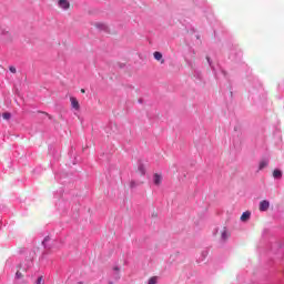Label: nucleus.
Instances as JSON below:
<instances>
[{"label":"nucleus","instance_id":"0eeeda50","mask_svg":"<svg viewBox=\"0 0 284 284\" xmlns=\"http://www.w3.org/2000/svg\"><path fill=\"white\" fill-rule=\"evenodd\" d=\"M136 172L139 173L140 176H144V174H145V165H143V163H139Z\"/></svg>","mask_w":284,"mask_h":284},{"label":"nucleus","instance_id":"4be33fe9","mask_svg":"<svg viewBox=\"0 0 284 284\" xmlns=\"http://www.w3.org/2000/svg\"><path fill=\"white\" fill-rule=\"evenodd\" d=\"M161 63H165V60H161Z\"/></svg>","mask_w":284,"mask_h":284},{"label":"nucleus","instance_id":"9d476101","mask_svg":"<svg viewBox=\"0 0 284 284\" xmlns=\"http://www.w3.org/2000/svg\"><path fill=\"white\" fill-rule=\"evenodd\" d=\"M267 165H270V162L267 160H263L260 162L258 170H264Z\"/></svg>","mask_w":284,"mask_h":284},{"label":"nucleus","instance_id":"f257e3e1","mask_svg":"<svg viewBox=\"0 0 284 284\" xmlns=\"http://www.w3.org/2000/svg\"><path fill=\"white\" fill-rule=\"evenodd\" d=\"M230 236H231L230 230H227V227L225 226L216 231V237L219 239V241H221V243H225V241H227Z\"/></svg>","mask_w":284,"mask_h":284},{"label":"nucleus","instance_id":"1a4fd4ad","mask_svg":"<svg viewBox=\"0 0 284 284\" xmlns=\"http://www.w3.org/2000/svg\"><path fill=\"white\" fill-rule=\"evenodd\" d=\"M273 178H275V179H283V171L278 170V169H275L273 171Z\"/></svg>","mask_w":284,"mask_h":284},{"label":"nucleus","instance_id":"f8f14e48","mask_svg":"<svg viewBox=\"0 0 284 284\" xmlns=\"http://www.w3.org/2000/svg\"><path fill=\"white\" fill-rule=\"evenodd\" d=\"M148 284H158V276H152L150 281H148Z\"/></svg>","mask_w":284,"mask_h":284},{"label":"nucleus","instance_id":"4468645a","mask_svg":"<svg viewBox=\"0 0 284 284\" xmlns=\"http://www.w3.org/2000/svg\"><path fill=\"white\" fill-rule=\"evenodd\" d=\"M36 284H44L43 276H39V278H37Z\"/></svg>","mask_w":284,"mask_h":284},{"label":"nucleus","instance_id":"423d86ee","mask_svg":"<svg viewBox=\"0 0 284 284\" xmlns=\"http://www.w3.org/2000/svg\"><path fill=\"white\" fill-rule=\"evenodd\" d=\"M18 268L19 270L16 273V277L18 280L23 278L24 277V273L27 272V270L26 268H21V266H18Z\"/></svg>","mask_w":284,"mask_h":284},{"label":"nucleus","instance_id":"a211bd4d","mask_svg":"<svg viewBox=\"0 0 284 284\" xmlns=\"http://www.w3.org/2000/svg\"><path fill=\"white\" fill-rule=\"evenodd\" d=\"M136 185V183L131 182V187H134Z\"/></svg>","mask_w":284,"mask_h":284},{"label":"nucleus","instance_id":"6e6552de","mask_svg":"<svg viewBox=\"0 0 284 284\" xmlns=\"http://www.w3.org/2000/svg\"><path fill=\"white\" fill-rule=\"evenodd\" d=\"M153 181H154L155 185H161L163 178L161 175H159L158 173H155L153 176Z\"/></svg>","mask_w":284,"mask_h":284},{"label":"nucleus","instance_id":"412c9836","mask_svg":"<svg viewBox=\"0 0 284 284\" xmlns=\"http://www.w3.org/2000/svg\"><path fill=\"white\" fill-rule=\"evenodd\" d=\"M206 60H207V62L210 63V58H209V57H206Z\"/></svg>","mask_w":284,"mask_h":284},{"label":"nucleus","instance_id":"dca6fc26","mask_svg":"<svg viewBox=\"0 0 284 284\" xmlns=\"http://www.w3.org/2000/svg\"><path fill=\"white\" fill-rule=\"evenodd\" d=\"M10 72H12V74H17V68L14 67H9Z\"/></svg>","mask_w":284,"mask_h":284},{"label":"nucleus","instance_id":"39448f33","mask_svg":"<svg viewBox=\"0 0 284 284\" xmlns=\"http://www.w3.org/2000/svg\"><path fill=\"white\" fill-rule=\"evenodd\" d=\"M59 7L62 8V10H69L70 9V2L68 0H59Z\"/></svg>","mask_w":284,"mask_h":284},{"label":"nucleus","instance_id":"f03ea898","mask_svg":"<svg viewBox=\"0 0 284 284\" xmlns=\"http://www.w3.org/2000/svg\"><path fill=\"white\" fill-rule=\"evenodd\" d=\"M270 210V201L263 200L260 202V212H267Z\"/></svg>","mask_w":284,"mask_h":284},{"label":"nucleus","instance_id":"ddd939ff","mask_svg":"<svg viewBox=\"0 0 284 284\" xmlns=\"http://www.w3.org/2000/svg\"><path fill=\"white\" fill-rule=\"evenodd\" d=\"M0 34H2L3 37H10V31H8L6 29H1Z\"/></svg>","mask_w":284,"mask_h":284},{"label":"nucleus","instance_id":"2eb2a0df","mask_svg":"<svg viewBox=\"0 0 284 284\" xmlns=\"http://www.w3.org/2000/svg\"><path fill=\"white\" fill-rule=\"evenodd\" d=\"M10 116H12L10 113L6 112L2 114V118L8 121L10 119Z\"/></svg>","mask_w":284,"mask_h":284},{"label":"nucleus","instance_id":"6ab92c4d","mask_svg":"<svg viewBox=\"0 0 284 284\" xmlns=\"http://www.w3.org/2000/svg\"><path fill=\"white\" fill-rule=\"evenodd\" d=\"M81 93H82V94H85V89H81Z\"/></svg>","mask_w":284,"mask_h":284},{"label":"nucleus","instance_id":"aec40b11","mask_svg":"<svg viewBox=\"0 0 284 284\" xmlns=\"http://www.w3.org/2000/svg\"><path fill=\"white\" fill-rule=\"evenodd\" d=\"M114 271H115V272H119V268H118V267H114Z\"/></svg>","mask_w":284,"mask_h":284},{"label":"nucleus","instance_id":"20e7f679","mask_svg":"<svg viewBox=\"0 0 284 284\" xmlns=\"http://www.w3.org/2000/svg\"><path fill=\"white\" fill-rule=\"evenodd\" d=\"M251 216H252V212L246 211V212L242 213L240 221H242V223H247V221H250Z\"/></svg>","mask_w":284,"mask_h":284},{"label":"nucleus","instance_id":"7ed1b4c3","mask_svg":"<svg viewBox=\"0 0 284 284\" xmlns=\"http://www.w3.org/2000/svg\"><path fill=\"white\" fill-rule=\"evenodd\" d=\"M70 102H71V108H73V110H81V105L79 104V100H77V98L71 97Z\"/></svg>","mask_w":284,"mask_h":284},{"label":"nucleus","instance_id":"9b49d317","mask_svg":"<svg viewBox=\"0 0 284 284\" xmlns=\"http://www.w3.org/2000/svg\"><path fill=\"white\" fill-rule=\"evenodd\" d=\"M153 57H154L155 61H161L163 59V54L161 52H159V51H155L153 53Z\"/></svg>","mask_w":284,"mask_h":284},{"label":"nucleus","instance_id":"f3484780","mask_svg":"<svg viewBox=\"0 0 284 284\" xmlns=\"http://www.w3.org/2000/svg\"><path fill=\"white\" fill-rule=\"evenodd\" d=\"M48 241H49V239H48V237H45V239H44V241L42 242V243H43V245H45V243H48Z\"/></svg>","mask_w":284,"mask_h":284}]
</instances>
